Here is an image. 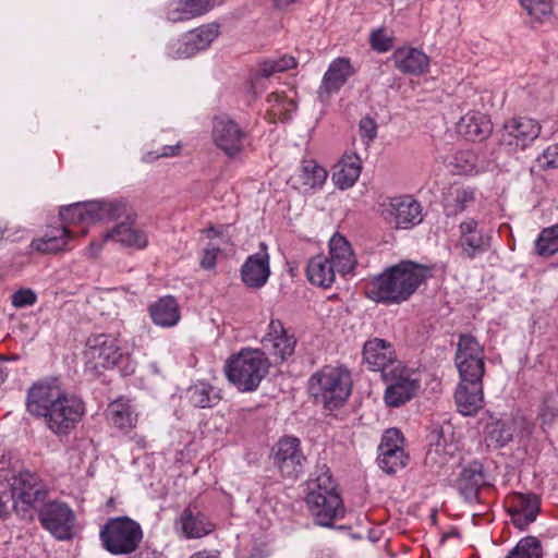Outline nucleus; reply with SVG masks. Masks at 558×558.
Wrapping results in <instances>:
<instances>
[{
    "instance_id": "obj_56",
    "label": "nucleus",
    "mask_w": 558,
    "mask_h": 558,
    "mask_svg": "<svg viewBox=\"0 0 558 558\" xmlns=\"http://www.w3.org/2000/svg\"><path fill=\"white\" fill-rule=\"evenodd\" d=\"M108 240H105V235L100 240H94L90 242V244L87 247V254L90 257H95L98 255V253L101 251L102 245Z\"/></svg>"
},
{
    "instance_id": "obj_19",
    "label": "nucleus",
    "mask_w": 558,
    "mask_h": 558,
    "mask_svg": "<svg viewBox=\"0 0 558 558\" xmlns=\"http://www.w3.org/2000/svg\"><path fill=\"white\" fill-rule=\"evenodd\" d=\"M490 240L492 236L484 232L473 218H468L459 225L457 247L461 251L462 256L469 259L487 252L490 248Z\"/></svg>"
},
{
    "instance_id": "obj_38",
    "label": "nucleus",
    "mask_w": 558,
    "mask_h": 558,
    "mask_svg": "<svg viewBox=\"0 0 558 558\" xmlns=\"http://www.w3.org/2000/svg\"><path fill=\"white\" fill-rule=\"evenodd\" d=\"M337 268L325 255L312 257L306 267L308 281L317 287L329 288L336 280Z\"/></svg>"
},
{
    "instance_id": "obj_59",
    "label": "nucleus",
    "mask_w": 558,
    "mask_h": 558,
    "mask_svg": "<svg viewBox=\"0 0 558 558\" xmlns=\"http://www.w3.org/2000/svg\"><path fill=\"white\" fill-rule=\"evenodd\" d=\"M274 5L279 9H284L292 3L296 2L298 0H271Z\"/></svg>"
},
{
    "instance_id": "obj_14",
    "label": "nucleus",
    "mask_w": 558,
    "mask_h": 558,
    "mask_svg": "<svg viewBox=\"0 0 558 558\" xmlns=\"http://www.w3.org/2000/svg\"><path fill=\"white\" fill-rule=\"evenodd\" d=\"M39 520L60 541L70 539L74 534L75 514L63 502L51 501L45 505L39 512Z\"/></svg>"
},
{
    "instance_id": "obj_55",
    "label": "nucleus",
    "mask_w": 558,
    "mask_h": 558,
    "mask_svg": "<svg viewBox=\"0 0 558 558\" xmlns=\"http://www.w3.org/2000/svg\"><path fill=\"white\" fill-rule=\"evenodd\" d=\"M376 123L371 118H364L360 122V132L362 137L366 138L367 142H371L376 136Z\"/></svg>"
},
{
    "instance_id": "obj_22",
    "label": "nucleus",
    "mask_w": 558,
    "mask_h": 558,
    "mask_svg": "<svg viewBox=\"0 0 558 558\" xmlns=\"http://www.w3.org/2000/svg\"><path fill=\"white\" fill-rule=\"evenodd\" d=\"M242 282L252 289L264 287L270 276L269 254L267 246L260 243L259 252L250 255L240 269Z\"/></svg>"
},
{
    "instance_id": "obj_24",
    "label": "nucleus",
    "mask_w": 558,
    "mask_h": 558,
    "mask_svg": "<svg viewBox=\"0 0 558 558\" xmlns=\"http://www.w3.org/2000/svg\"><path fill=\"white\" fill-rule=\"evenodd\" d=\"M355 73L350 59L339 57L331 61L325 72L318 88V97L327 100L332 94L338 93L348 80Z\"/></svg>"
},
{
    "instance_id": "obj_13",
    "label": "nucleus",
    "mask_w": 558,
    "mask_h": 558,
    "mask_svg": "<svg viewBox=\"0 0 558 558\" xmlns=\"http://www.w3.org/2000/svg\"><path fill=\"white\" fill-rule=\"evenodd\" d=\"M211 140L226 156L234 158L245 149L248 135L234 120L221 116L213 121Z\"/></svg>"
},
{
    "instance_id": "obj_9",
    "label": "nucleus",
    "mask_w": 558,
    "mask_h": 558,
    "mask_svg": "<svg viewBox=\"0 0 558 558\" xmlns=\"http://www.w3.org/2000/svg\"><path fill=\"white\" fill-rule=\"evenodd\" d=\"M378 213L395 229H411L423 220L421 204L410 195L384 197L378 204Z\"/></svg>"
},
{
    "instance_id": "obj_53",
    "label": "nucleus",
    "mask_w": 558,
    "mask_h": 558,
    "mask_svg": "<svg viewBox=\"0 0 558 558\" xmlns=\"http://www.w3.org/2000/svg\"><path fill=\"white\" fill-rule=\"evenodd\" d=\"M36 301L37 296L31 289H21L12 295V304L17 308L34 305Z\"/></svg>"
},
{
    "instance_id": "obj_35",
    "label": "nucleus",
    "mask_w": 558,
    "mask_h": 558,
    "mask_svg": "<svg viewBox=\"0 0 558 558\" xmlns=\"http://www.w3.org/2000/svg\"><path fill=\"white\" fill-rule=\"evenodd\" d=\"M458 131L468 140L482 142L492 133L493 125L488 116L470 111L460 119Z\"/></svg>"
},
{
    "instance_id": "obj_18",
    "label": "nucleus",
    "mask_w": 558,
    "mask_h": 558,
    "mask_svg": "<svg viewBox=\"0 0 558 558\" xmlns=\"http://www.w3.org/2000/svg\"><path fill=\"white\" fill-rule=\"evenodd\" d=\"M403 441V436L397 428H389L384 433L379 445L378 464L386 473H395L405 465L408 456Z\"/></svg>"
},
{
    "instance_id": "obj_52",
    "label": "nucleus",
    "mask_w": 558,
    "mask_h": 558,
    "mask_svg": "<svg viewBox=\"0 0 558 558\" xmlns=\"http://www.w3.org/2000/svg\"><path fill=\"white\" fill-rule=\"evenodd\" d=\"M537 162L542 169L558 168V143L548 146L541 156Z\"/></svg>"
},
{
    "instance_id": "obj_7",
    "label": "nucleus",
    "mask_w": 558,
    "mask_h": 558,
    "mask_svg": "<svg viewBox=\"0 0 558 558\" xmlns=\"http://www.w3.org/2000/svg\"><path fill=\"white\" fill-rule=\"evenodd\" d=\"M308 391L325 408H338L350 396V375L342 367L325 366L311 376Z\"/></svg>"
},
{
    "instance_id": "obj_25",
    "label": "nucleus",
    "mask_w": 558,
    "mask_h": 558,
    "mask_svg": "<svg viewBox=\"0 0 558 558\" xmlns=\"http://www.w3.org/2000/svg\"><path fill=\"white\" fill-rule=\"evenodd\" d=\"M395 66L404 74L421 76L429 70V58L422 50L410 46L396 49L392 53Z\"/></svg>"
},
{
    "instance_id": "obj_4",
    "label": "nucleus",
    "mask_w": 558,
    "mask_h": 558,
    "mask_svg": "<svg viewBox=\"0 0 558 558\" xmlns=\"http://www.w3.org/2000/svg\"><path fill=\"white\" fill-rule=\"evenodd\" d=\"M305 505L315 524L331 527L344 517L345 508L337 484L328 470L306 483Z\"/></svg>"
},
{
    "instance_id": "obj_1",
    "label": "nucleus",
    "mask_w": 558,
    "mask_h": 558,
    "mask_svg": "<svg viewBox=\"0 0 558 558\" xmlns=\"http://www.w3.org/2000/svg\"><path fill=\"white\" fill-rule=\"evenodd\" d=\"M25 405L31 416L43 421L58 437L72 433L86 413L83 399L64 390L57 379L34 383L27 389Z\"/></svg>"
},
{
    "instance_id": "obj_42",
    "label": "nucleus",
    "mask_w": 558,
    "mask_h": 558,
    "mask_svg": "<svg viewBox=\"0 0 558 558\" xmlns=\"http://www.w3.org/2000/svg\"><path fill=\"white\" fill-rule=\"evenodd\" d=\"M558 418V386H554L553 388L545 391L543 395L537 412V421L541 424V427L546 430L547 427L553 426V424Z\"/></svg>"
},
{
    "instance_id": "obj_2",
    "label": "nucleus",
    "mask_w": 558,
    "mask_h": 558,
    "mask_svg": "<svg viewBox=\"0 0 558 558\" xmlns=\"http://www.w3.org/2000/svg\"><path fill=\"white\" fill-rule=\"evenodd\" d=\"M125 206L121 202L76 203L60 210L61 226L49 227L31 242V251L39 254H58L70 250L76 235H86L96 221L119 218Z\"/></svg>"
},
{
    "instance_id": "obj_37",
    "label": "nucleus",
    "mask_w": 558,
    "mask_h": 558,
    "mask_svg": "<svg viewBox=\"0 0 558 558\" xmlns=\"http://www.w3.org/2000/svg\"><path fill=\"white\" fill-rule=\"evenodd\" d=\"M362 171V160L355 153H345L332 174L335 184L345 190L354 185Z\"/></svg>"
},
{
    "instance_id": "obj_39",
    "label": "nucleus",
    "mask_w": 558,
    "mask_h": 558,
    "mask_svg": "<svg viewBox=\"0 0 558 558\" xmlns=\"http://www.w3.org/2000/svg\"><path fill=\"white\" fill-rule=\"evenodd\" d=\"M484 483L483 465L477 461H473L461 470L456 485L465 498L471 499L476 496Z\"/></svg>"
},
{
    "instance_id": "obj_28",
    "label": "nucleus",
    "mask_w": 558,
    "mask_h": 558,
    "mask_svg": "<svg viewBox=\"0 0 558 558\" xmlns=\"http://www.w3.org/2000/svg\"><path fill=\"white\" fill-rule=\"evenodd\" d=\"M295 65L296 61L291 56H282L259 62L250 77V92L254 95L259 94L264 89L263 80L276 73L293 69Z\"/></svg>"
},
{
    "instance_id": "obj_49",
    "label": "nucleus",
    "mask_w": 558,
    "mask_h": 558,
    "mask_svg": "<svg viewBox=\"0 0 558 558\" xmlns=\"http://www.w3.org/2000/svg\"><path fill=\"white\" fill-rule=\"evenodd\" d=\"M451 165L459 174L471 173L476 166V156L471 150L457 151L452 158Z\"/></svg>"
},
{
    "instance_id": "obj_60",
    "label": "nucleus",
    "mask_w": 558,
    "mask_h": 558,
    "mask_svg": "<svg viewBox=\"0 0 558 558\" xmlns=\"http://www.w3.org/2000/svg\"><path fill=\"white\" fill-rule=\"evenodd\" d=\"M2 225L3 223L0 221V239H2L4 236L10 238V234L5 235V233H8L9 230L7 228H4Z\"/></svg>"
},
{
    "instance_id": "obj_21",
    "label": "nucleus",
    "mask_w": 558,
    "mask_h": 558,
    "mask_svg": "<svg viewBox=\"0 0 558 558\" xmlns=\"http://www.w3.org/2000/svg\"><path fill=\"white\" fill-rule=\"evenodd\" d=\"M505 502L513 525L520 530L534 522L539 511V499L534 494L512 493Z\"/></svg>"
},
{
    "instance_id": "obj_27",
    "label": "nucleus",
    "mask_w": 558,
    "mask_h": 558,
    "mask_svg": "<svg viewBox=\"0 0 558 558\" xmlns=\"http://www.w3.org/2000/svg\"><path fill=\"white\" fill-rule=\"evenodd\" d=\"M215 5L216 0H170L166 15L170 22H183L206 14Z\"/></svg>"
},
{
    "instance_id": "obj_58",
    "label": "nucleus",
    "mask_w": 558,
    "mask_h": 558,
    "mask_svg": "<svg viewBox=\"0 0 558 558\" xmlns=\"http://www.w3.org/2000/svg\"><path fill=\"white\" fill-rule=\"evenodd\" d=\"M190 558H218V556L208 550H201V551L193 554Z\"/></svg>"
},
{
    "instance_id": "obj_46",
    "label": "nucleus",
    "mask_w": 558,
    "mask_h": 558,
    "mask_svg": "<svg viewBox=\"0 0 558 558\" xmlns=\"http://www.w3.org/2000/svg\"><path fill=\"white\" fill-rule=\"evenodd\" d=\"M535 250L539 256H551L558 252V223L545 228L535 242Z\"/></svg>"
},
{
    "instance_id": "obj_43",
    "label": "nucleus",
    "mask_w": 558,
    "mask_h": 558,
    "mask_svg": "<svg viewBox=\"0 0 558 558\" xmlns=\"http://www.w3.org/2000/svg\"><path fill=\"white\" fill-rule=\"evenodd\" d=\"M220 26L217 23H208L186 33L191 50L198 53L207 49L211 43L219 36Z\"/></svg>"
},
{
    "instance_id": "obj_44",
    "label": "nucleus",
    "mask_w": 558,
    "mask_h": 558,
    "mask_svg": "<svg viewBox=\"0 0 558 558\" xmlns=\"http://www.w3.org/2000/svg\"><path fill=\"white\" fill-rule=\"evenodd\" d=\"M267 102V113L274 122L288 120L291 112L296 108L292 98L279 93H271L268 95Z\"/></svg>"
},
{
    "instance_id": "obj_17",
    "label": "nucleus",
    "mask_w": 558,
    "mask_h": 558,
    "mask_svg": "<svg viewBox=\"0 0 558 558\" xmlns=\"http://www.w3.org/2000/svg\"><path fill=\"white\" fill-rule=\"evenodd\" d=\"M274 461L283 476L298 477L305 462L300 440L289 436L281 438L274 448Z\"/></svg>"
},
{
    "instance_id": "obj_47",
    "label": "nucleus",
    "mask_w": 558,
    "mask_h": 558,
    "mask_svg": "<svg viewBox=\"0 0 558 558\" xmlns=\"http://www.w3.org/2000/svg\"><path fill=\"white\" fill-rule=\"evenodd\" d=\"M541 542L534 536L522 538L506 558H542Z\"/></svg>"
},
{
    "instance_id": "obj_41",
    "label": "nucleus",
    "mask_w": 558,
    "mask_h": 558,
    "mask_svg": "<svg viewBox=\"0 0 558 558\" xmlns=\"http://www.w3.org/2000/svg\"><path fill=\"white\" fill-rule=\"evenodd\" d=\"M108 417L116 427L122 430L132 429L137 422V414L126 399H118L110 403Z\"/></svg>"
},
{
    "instance_id": "obj_31",
    "label": "nucleus",
    "mask_w": 558,
    "mask_h": 558,
    "mask_svg": "<svg viewBox=\"0 0 558 558\" xmlns=\"http://www.w3.org/2000/svg\"><path fill=\"white\" fill-rule=\"evenodd\" d=\"M148 313L153 323L161 328H172L181 320L180 306L171 295L162 296L151 303Z\"/></svg>"
},
{
    "instance_id": "obj_23",
    "label": "nucleus",
    "mask_w": 558,
    "mask_h": 558,
    "mask_svg": "<svg viewBox=\"0 0 558 558\" xmlns=\"http://www.w3.org/2000/svg\"><path fill=\"white\" fill-rule=\"evenodd\" d=\"M263 343L275 357L284 361L293 354L296 339L294 333L287 329L281 320L271 319L263 338Z\"/></svg>"
},
{
    "instance_id": "obj_5",
    "label": "nucleus",
    "mask_w": 558,
    "mask_h": 558,
    "mask_svg": "<svg viewBox=\"0 0 558 558\" xmlns=\"http://www.w3.org/2000/svg\"><path fill=\"white\" fill-rule=\"evenodd\" d=\"M84 354L86 369L96 375L112 367H118L124 375H131L136 368L130 347L121 344L110 335L90 337Z\"/></svg>"
},
{
    "instance_id": "obj_54",
    "label": "nucleus",
    "mask_w": 558,
    "mask_h": 558,
    "mask_svg": "<svg viewBox=\"0 0 558 558\" xmlns=\"http://www.w3.org/2000/svg\"><path fill=\"white\" fill-rule=\"evenodd\" d=\"M180 146L179 145H167L161 148L160 151L153 153L149 151L144 155L143 160L146 162H150L160 157H172L179 154Z\"/></svg>"
},
{
    "instance_id": "obj_50",
    "label": "nucleus",
    "mask_w": 558,
    "mask_h": 558,
    "mask_svg": "<svg viewBox=\"0 0 558 558\" xmlns=\"http://www.w3.org/2000/svg\"><path fill=\"white\" fill-rule=\"evenodd\" d=\"M191 48L186 34H184L181 38L171 40L167 45L166 51L171 59H186L195 56Z\"/></svg>"
},
{
    "instance_id": "obj_48",
    "label": "nucleus",
    "mask_w": 558,
    "mask_h": 558,
    "mask_svg": "<svg viewBox=\"0 0 558 558\" xmlns=\"http://www.w3.org/2000/svg\"><path fill=\"white\" fill-rule=\"evenodd\" d=\"M190 402L197 408L210 407L211 387L205 383H196L189 391Z\"/></svg>"
},
{
    "instance_id": "obj_51",
    "label": "nucleus",
    "mask_w": 558,
    "mask_h": 558,
    "mask_svg": "<svg viewBox=\"0 0 558 558\" xmlns=\"http://www.w3.org/2000/svg\"><path fill=\"white\" fill-rule=\"evenodd\" d=\"M371 47L380 53L389 51L393 46V37L383 27L372 31L369 35Z\"/></svg>"
},
{
    "instance_id": "obj_12",
    "label": "nucleus",
    "mask_w": 558,
    "mask_h": 558,
    "mask_svg": "<svg viewBox=\"0 0 558 558\" xmlns=\"http://www.w3.org/2000/svg\"><path fill=\"white\" fill-rule=\"evenodd\" d=\"M46 496V485L36 474L25 471L13 477L11 497L16 511L27 512L43 504Z\"/></svg>"
},
{
    "instance_id": "obj_29",
    "label": "nucleus",
    "mask_w": 558,
    "mask_h": 558,
    "mask_svg": "<svg viewBox=\"0 0 558 558\" xmlns=\"http://www.w3.org/2000/svg\"><path fill=\"white\" fill-rule=\"evenodd\" d=\"M454 400L458 411L462 415L468 416L477 413L484 402L482 381L476 384L460 381L456 389Z\"/></svg>"
},
{
    "instance_id": "obj_57",
    "label": "nucleus",
    "mask_w": 558,
    "mask_h": 558,
    "mask_svg": "<svg viewBox=\"0 0 558 558\" xmlns=\"http://www.w3.org/2000/svg\"><path fill=\"white\" fill-rule=\"evenodd\" d=\"M8 496L5 493L0 492V520L8 513Z\"/></svg>"
},
{
    "instance_id": "obj_40",
    "label": "nucleus",
    "mask_w": 558,
    "mask_h": 558,
    "mask_svg": "<svg viewBox=\"0 0 558 558\" xmlns=\"http://www.w3.org/2000/svg\"><path fill=\"white\" fill-rule=\"evenodd\" d=\"M209 242L203 247L199 254V266L205 270H213L216 267L217 258L221 253V244L225 241L223 231L214 227L204 230Z\"/></svg>"
},
{
    "instance_id": "obj_20",
    "label": "nucleus",
    "mask_w": 558,
    "mask_h": 558,
    "mask_svg": "<svg viewBox=\"0 0 558 558\" xmlns=\"http://www.w3.org/2000/svg\"><path fill=\"white\" fill-rule=\"evenodd\" d=\"M363 361L372 371L381 372L383 376L401 363L397 359L393 344L380 338H373L364 343Z\"/></svg>"
},
{
    "instance_id": "obj_33",
    "label": "nucleus",
    "mask_w": 558,
    "mask_h": 558,
    "mask_svg": "<svg viewBox=\"0 0 558 558\" xmlns=\"http://www.w3.org/2000/svg\"><path fill=\"white\" fill-rule=\"evenodd\" d=\"M177 525L181 529L184 537L201 538L214 530V524L199 511H194L191 507L184 509L177 520Z\"/></svg>"
},
{
    "instance_id": "obj_6",
    "label": "nucleus",
    "mask_w": 558,
    "mask_h": 558,
    "mask_svg": "<svg viewBox=\"0 0 558 558\" xmlns=\"http://www.w3.org/2000/svg\"><path fill=\"white\" fill-rule=\"evenodd\" d=\"M269 367L270 362L262 350L244 348L227 360L225 372L239 391L250 392L258 388Z\"/></svg>"
},
{
    "instance_id": "obj_8",
    "label": "nucleus",
    "mask_w": 558,
    "mask_h": 558,
    "mask_svg": "<svg viewBox=\"0 0 558 558\" xmlns=\"http://www.w3.org/2000/svg\"><path fill=\"white\" fill-rule=\"evenodd\" d=\"M104 547L114 555H125L134 551L142 538L141 525L129 517H118L108 520L100 531Z\"/></svg>"
},
{
    "instance_id": "obj_3",
    "label": "nucleus",
    "mask_w": 558,
    "mask_h": 558,
    "mask_svg": "<svg viewBox=\"0 0 558 558\" xmlns=\"http://www.w3.org/2000/svg\"><path fill=\"white\" fill-rule=\"evenodd\" d=\"M427 266L403 260L387 268L366 286V295L373 301L387 304L407 301L430 276Z\"/></svg>"
},
{
    "instance_id": "obj_45",
    "label": "nucleus",
    "mask_w": 558,
    "mask_h": 558,
    "mask_svg": "<svg viewBox=\"0 0 558 558\" xmlns=\"http://www.w3.org/2000/svg\"><path fill=\"white\" fill-rule=\"evenodd\" d=\"M521 8L535 23L543 24L554 12L551 0H518Z\"/></svg>"
},
{
    "instance_id": "obj_15",
    "label": "nucleus",
    "mask_w": 558,
    "mask_h": 558,
    "mask_svg": "<svg viewBox=\"0 0 558 558\" xmlns=\"http://www.w3.org/2000/svg\"><path fill=\"white\" fill-rule=\"evenodd\" d=\"M539 133L541 125L537 121L525 117L512 118L506 121L499 131V141L510 150L523 149L532 144Z\"/></svg>"
},
{
    "instance_id": "obj_32",
    "label": "nucleus",
    "mask_w": 558,
    "mask_h": 558,
    "mask_svg": "<svg viewBox=\"0 0 558 558\" xmlns=\"http://www.w3.org/2000/svg\"><path fill=\"white\" fill-rule=\"evenodd\" d=\"M328 177L325 168L314 160H304L298 172L293 175V185L306 193L324 185Z\"/></svg>"
},
{
    "instance_id": "obj_30",
    "label": "nucleus",
    "mask_w": 558,
    "mask_h": 558,
    "mask_svg": "<svg viewBox=\"0 0 558 558\" xmlns=\"http://www.w3.org/2000/svg\"><path fill=\"white\" fill-rule=\"evenodd\" d=\"M329 260L338 272L345 275L351 272L357 264L356 256L350 242L341 234L336 233L329 240Z\"/></svg>"
},
{
    "instance_id": "obj_34",
    "label": "nucleus",
    "mask_w": 558,
    "mask_h": 558,
    "mask_svg": "<svg viewBox=\"0 0 558 558\" xmlns=\"http://www.w3.org/2000/svg\"><path fill=\"white\" fill-rule=\"evenodd\" d=\"M518 429V421L514 418L492 417L485 426V441L487 446L502 448L513 440Z\"/></svg>"
},
{
    "instance_id": "obj_26",
    "label": "nucleus",
    "mask_w": 558,
    "mask_h": 558,
    "mask_svg": "<svg viewBox=\"0 0 558 558\" xmlns=\"http://www.w3.org/2000/svg\"><path fill=\"white\" fill-rule=\"evenodd\" d=\"M105 240H110L123 247L144 250L148 245L147 233L137 228L132 220L123 221L114 226L105 234Z\"/></svg>"
},
{
    "instance_id": "obj_10",
    "label": "nucleus",
    "mask_w": 558,
    "mask_h": 558,
    "mask_svg": "<svg viewBox=\"0 0 558 558\" xmlns=\"http://www.w3.org/2000/svg\"><path fill=\"white\" fill-rule=\"evenodd\" d=\"M383 377L387 383L384 400L391 408L409 402L421 387L420 373L402 363L390 368Z\"/></svg>"
},
{
    "instance_id": "obj_36",
    "label": "nucleus",
    "mask_w": 558,
    "mask_h": 558,
    "mask_svg": "<svg viewBox=\"0 0 558 558\" xmlns=\"http://www.w3.org/2000/svg\"><path fill=\"white\" fill-rule=\"evenodd\" d=\"M476 190L469 185L453 184L445 196L444 207L447 216H457L474 205Z\"/></svg>"
},
{
    "instance_id": "obj_11",
    "label": "nucleus",
    "mask_w": 558,
    "mask_h": 558,
    "mask_svg": "<svg viewBox=\"0 0 558 558\" xmlns=\"http://www.w3.org/2000/svg\"><path fill=\"white\" fill-rule=\"evenodd\" d=\"M484 348L471 335H461L454 355V364L459 373L460 381H482L485 373Z\"/></svg>"
},
{
    "instance_id": "obj_16",
    "label": "nucleus",
    "mask_w": 558,
    "mask_h": 558,
    "mask_svg": "<svg viewBox=\"0 0 558 558\" xmlns=\"http://www.w3.org/2000/svg\"><path fill=\"white\" fill-rule=\"evenodd\" d=\"M459 450V444L453 438L450 425L435 428L429 435L426 463L430 466L437 465L442 468L451 460H456Z\"/></svg>"
}]
</instances>
